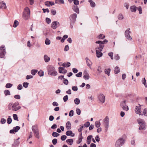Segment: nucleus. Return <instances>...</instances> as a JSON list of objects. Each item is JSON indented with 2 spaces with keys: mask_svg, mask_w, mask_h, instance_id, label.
Returning <instances> with one entry per match:
<instances>
[{
  "mask_svg": "<svg viewBox=\"0 0 147 147\" xmlns=\"http://www.w3.org/2000/svg\"><path fill=\"white\" fill-rule=\"evenodd\" d=\"M108 42V41L106 40H105L103 41H98L96 42V43L99 44V47H98L96 48V56L97 57L99 58L101 57L102 55V53L100 52V51L102 50L103 48L104 47V44Z\"/></svg>",
  "mask_w": 147,
  "mask_h": 147,
  "instance_id": "1",
  "label": "nucleus"
},
{
  "mask_svg": "<svg viewBox=\"0 0 147 147\" xmlns=\"http://www.w3.org/2000/svg\"><path fill=\"white\" fill-rule=\"evenodd\" d=\"M8 109L10 110H12L13 111H16L21 108L20 106L19 105L18 102H16L14 103H10L8 106Z\"/></svg>",
  "mask_w": 147,
  "mask_h": 147,
  "instance_id": "2",
  "label": "nucleus"
},
{
  "mask_svg": "<svg viewBox=\"0 0 147 147\" xmlns=\"http://www.w3.org/2000/svg\"><path fill=\"white\" fill-rule=\"evenodd\" d=\"M30 11L29 8L26 7L22 13V18L25 20H28L30 18Z\"/></svg>",
  "mask_w": 147,
  "mask_h": 147,
  "instance_id": "3",
  "label": "nucleus"
},
{
  "mask_svg": "<svg viewBox=\"0 0 147 147\" xmlns=\"http://www.w3.org/2000/svg\"><path fill=\"white\" fill-rule=\"evenodd\" d=\"M125 140L123 138H119L116 141L115 143V147H121L125 144Z\"/></svg>",
  "mask_w": 147,
  "mask_h": 147,
  "instance_id": "4",
  "label": "nucleus"
},
{
  "mask_svg": "<svg viewBox=\"0 0 147 147\" xmlns=\"http://www.w3.org/2000/svg\"><path fill=\"white\" fill-rule=\"evenodd\" d=\"M48 73L49 75L54 76H57L58 74L55 68L53 66H49V69H48Z\"/></svg>",
  "mask_w": 147,
  "mask_h": 147,
  "instance_id": "5",
  "label": "nucleus"
},
{
  "mask_svg": "<svg viewBox=\"0 0 147 147\" xmlns=\"http://www.w3.org/2000/svg\"><path fill=\"white\" fill-rule=\"evenodd\" d=\"M97 98L98 101L100 103H104L105 100V96L104 94H99L97 96Z\"/></svg>",
  "mask_w": 147,
  "mask_h": 147,
  "instance_id": "6",
  "label": "nucleus"
},
{
  "mask_svg": "<svg viewBox=\"0 0 147 147\" xmlns=\"http://www.w3.org/2000/svg\"><path fill=\"white\" fill-rule=\"evenodd\" d=\"M130 29L128 28L125 31V37L128 40L131 41L132 39L129 35V34L131 33V32L130 31Z\"/></svg>",
  "mask_w": 147,
  "mask_h": 147,
  "instance_id": "7",
  "label": "nucleus"
},
{
  "mask_svg": "<svg viewBox=\"0 0 147 147\" xmlns=\"http://www.w3.org/2000/svg\"><path fill=\"white\" fill-rule=\"evenodd\" d=\"M32 129L34 133L35 137L37 138H40L38 130L36 126H33L32 127Z\"/></svg>",
  "mask_w": 147,
  "mask_h": 147,
  "instance_id": "8",
  "label": "nucleus"
},
{
  "mask_svg": "<svg viewBox=\"0 0 147 147\" xmlns=\"http://www.w3.org/2000/svg\"><path fill=\"white\" fill-rule=\"evenodd\" d=\"M136 113L140 115H143V112L141 109V106L138 104L136 106L135 109Z\"/></svg>",
  "mask_w": 147,
  "mask_h": 147,
  "instance_id": "9",
  "label": "nucleus"
},
{
  "mask_svg": "<svg viewBox=\"0 0 147 147\" xmlns=\"http://www.w3.org/2000/svg\"><path fill=\"white\" fill-rule=\"evenodd\" d=\"M104 126L105 128V130L107 131L109 128V119L107 116H106L103 120Z\"/></svg>",
  "mask_w": 147,
  "mask_h": 147,
  "instance_id": "10",
  "label": "nucleus"
},
{
  "mask_svg": "<svg viewBox=\"0 0 147 147\" xmlns=\"http://www.w3.org/2000/svg\"><path fill=\"white\" fill-rule=\"evenodd\" d=\"M5 47L4 46L2 45L0 47V57L1 58H3L5 55Z\"/></svg>",
  "mask_w": 147,
  "mask_h": 147,
  "instance_id": "11",
  "label": "nucleus"
},
{
  "mask_svg": "<svg viewBox=\"0 0 147 147\" xmlns=\"http://www.w3.org/2000/svg\"><path fill=\"white\" fill-rule=\"evenodd\" d=\"M120 106L123 110L127 111L129 109L128 106H127L126 102L125 101H122L121 102Z\"/></svg>",
  "mask_w": 147,
  "mask_h": 147,
  "instance_id": "12",
  "label": "nucleus"
},
{
  "mask_svg": "<svg viewBox=\"0 0 147 147\" xmlns=\"http://www.w3.org/2000/svg\"><path fill=\"white\" fill-rule=\"evenodd\" d=\"M77 17V14L74 13L71 15L70 17L71 22L72 23H74L76 21Z\"/></svg>",
  "mask_w": 147,
  "mask_h": 147,
  "instance_id": "13",
  "label": "nucleus"
},
{
  "mask_svg": "<svg viewBox=\"0 0 147 147\" xmlns=\"http://www.w3.org/2000/svg\"><path fill=\"white\" fill-rule=\"evenodd\" d=\"M59 26V23L57 21H55L52 23L51 24V27L53 29H55L58 26Z\"/></svg>",
  "mask_w": 147,
  "mask_h": 147,
  "instance_id": "14",
  "label": "nucleus"
},
{
  "mask_svg": "<svg viewBox=\"0 0 147 147\" xmlns=\"http://www.w3.org/2000/svg\"><path fill=\"white\" fill-rule=\"evenodd\" d=\"M20 129V127L18 126H17L16 127H13V129L11 130L10 131V132L11 134H13L16 132Z\"/></svg>",
  "mask_w": 147,
  "mask_h": 147,
  "instance_id": "15",
  "label": "nucleus"
},
{
  "mask_svg": "<svg viewBox=\"0 0 147 147\" xmlns=\"http://www.w3.org/2000/svg\"><path fill=\"white\" fill-rule=\"evenodd\" d=\"M85 59L86 60V63L87 65L91 69L92 65V62L87 57Z\"/></svg>",
  "mask_w": 147,
  "mask_h": 147,
  "instance_id": "16",
  "label": "nucleus"
},
{
  "mask_svg": "<svg viewBox=\"0 0 147 147\" xmlns=\"http://www.w3.org/2000/svg\"><path fill=\"white\" fill-rule=\"evenodd\" d=\"M7 7L5 3L2 1H0V9H5Z\"/></svg>",
  "mask_w": 147,
  "mask_h": 147,
  "instance_id": "17",
  "label": "nucleus"
},
{
  "mask_svg": "<svg viewBox=\"0 0 147 147\" xmlns=\"http://www.w3.org/2000/svg\"><path fill=\"white\" fill-rule=\"evenodd\" d=\"M83 74V78L84 79L88 80L90 78L89 74L86 71H84Z\"/></svg>",
  "mask_w": 147,
  "mask_h": 147,
  "instance_id": "18",
  "label": "nucleus"
},
{
  "mask_svg": "<svg viewBox=\"0 0 147 147\" xmlns=\"http://www.w3.org/2000/svg\"><path fill=\"white\" fill-rule=\"evenodd\" d=\"M66 135L67 136H70L71 137H74L75 134L72 132L71 130H68L65 133Z\"/></svg>",
  "mask_w": 147,
  "mask_h": 147,
  "instance_id": "19",
  "label": "nucleus"
},
{
  "mask_svg": "<svg viewBox=\"0 0 147 147\" xmlns=\"http://www.w3.org/2000/svg\"><path fill=\"white\" fill-rule=\"evenodd\" d=\"M59 71L60 73L62 74L66 73L67 72V70L65 69L63 67H59Z\"/></svg>",
  "mask_w": 147,
  "mask_h": 147,
  "instance_id": "20",
  "label": "nucleus"
},
{
  "mask_svg": "<svg viewBox=\"0 0 147 147\" xmlns=\"http://www.w3.org/2000/svg\"><path fill=\"white\" fill-rule=\"evenodd\" d=\"M146 128V125L145 123L140 125V127H139V129L144 130Z\"/></svg>",
  "mask_w": 147,
  "mask_h": 147,
  "instance_id": "21",
  "label": "nucleus"
},
{
  "mask_svg": "<svg viewBox=\"0 0 147 147\" xmlns=\"http://www.w3.org/2000/svg\"><path fill=\"white\" fill-rule=\"evenodd\" d=\"M44 59L45 62H48L50 60V58L48 55H45L44 56Z\"/></svg>",
  "mask_w": 147,
  "mask_h": 147,
  "instance_id": "22",
  "label": "nucleus"
},
{
  "mask_svg": "<svg viewBox=\"0 0 147 147\" xmlns=\"http://www.w3.org/2000/svg\"><path fill=\"white\" fill-rule=\"evenodd\" d=\"M92 137V135L89 136L87 138V144H90L91 141V139Z\"/></svg>",
  "mask_w": 147,
  "mask_h": 147,
  "instance_id": "23",
  "label": "nucleus"
},
{
  "mask_svg": "<svg viewBox=\"0 0 147 147\" xmlns=\"http://www.w3.org/2000/svg\"><path fill=\"white\" fill-rule=\"evenodd\" d=\"M82 133L79 136L78 140L77 141V143L78 144H80L82 141Z\"/></svg>",
  "mask_w": 147,
  "mask_h": 147,
  "instance_id": "24",
  "label": "nucleus"
},
{
  "mask_svg": "<svg viewBox=\"0 0 147 147\" xmlns=\"http://www.w3.org/2000/svg\"><path fill=\"white\" fill-rule=\"evenodd\" d=\"M137 8L138 7H136L135 5H133L131 6L130 10L131 12H135Z\"/></svg>",
  "mask_w": 147,
  "mask_h": 147,
  "instance_id": "25",
  "label": "nucleus"
},
{
  "mask_svg": "<svg viewBox=\"0 0 147 147\" xmlns=\"http://www.w3.org/2000/svg\"><path fill=\"white\" fill-rule=\"evenodd\" d=\"M45 5L48 6H50L51 5H54V3L53 2L51 1H47L45 3Z\"/></svg>",
  "mask_w": 147,
  "mask_h": 147,
  "instance_id": "26",
  "label": "nucleus"
},
{
  "mask_svg": "<svg viewBox=\"0 0 147 147\" xmlns=\"http://www.w3.org/2000/svg\"><path fill=\"white\" fill-rule=\"evenodd\" d=\"M137 121L138 122V123L140 125L144 123H145V122L144 120L143 119H142L140 118H138L137 119Z\"/></svg>",
  "mask_w": 147,
  "mask_h": 147,
  "instance_id": "27",
  "label": "nucleus"
},
{
  "mask_svg": "<svg viewBox=\"0 0 147 147\" xmlns=\"http://www.w3.org/2000/svg\"><path fill=\"white\" fill-rule=\"evenodd\" d=\"M66 127L67 129L69 130L71 129V124L70 122L67 121L66 124Z\"/></svg>",
  "mask_w": 147,
  "mask_h": 147,
  "instance_id": "28",
  "label": "nucleus"
},
{
  "mask_svg": "<svg viewBox=\"0 0 147 147\" xmlns=\"http://www.w3.org/2000/svg\"><path fill=\"white\" fill-rule=\"evenodd\" d=\"M66 142L69 145H71L73 144L74 141L73 139H67Z\"/></svg>",
  "mask_w": 147,
  "mask_h": 147,
  "instance_id": "29",
  "label": "nucleus"
},
{
  "mask_svg": "<svg viewBox=\"0 0 147 147\" xmlns=\"http://www.w3.org/2000/svg\"><path fill=\"white\" fill-rule=\"evenodd\" d=\"M70 65L71 64L70 63L68 62H66L63 63L62 64V65L63 66H64L65 67H68L70 66Z\"/></svg>",
  "mask_w": 147,
  "mask_h": 147,
  "instance_id": "30",
  "label": "nucleus"
},
{
  "mask_svg": "<svg viewBox=\"0 0 147 147\" xmlns=\"http://www.w3.org/2000/svg\"><path fill=\"white\" fill-rule=\"evenodd\" d=\"M114 71L115 74H118L120 71L119 68L118 67L116 66L115 68Z\"/></svg>",
  "mask_w": 147,
  "mask_h": 147,
  "instance_id": "31",
  "label": "nucleus"
},
{
  "mask_svg": "<svg viewBox=\"0 0 147 147\" xmlns=\"http://www.w3.org/2000/svg\"><path fill=\"white\" fill-rule=\"evenodd\" d=\"M100 125V123L99 121H95V125L96 127L98 128L99 127Z\"/></svg>",
  "mask_w": 147,
  "mask_h": 147,
  "instance_id": "32",
  "label": "nucleus"
},
{
  "mask_svg": "<svg viewBox=\"0 0 147 147\" xmlns=\"http://www.w3.org/2000/svg\"><path fill=\"white\" fill-rule=\"evenodd\" d=\"M88 2L90 3V5L91 7H94L95 6V4L92 0H89Z\"/></svg>",
  "mask_w": 147,
  "mask_h": 147,
  "instance_id": "33",
  "label": "nucleus"
},
{
  "mask_svg": "<svg viewBox=\"0 0 147 147\" xmlns=\"http://www.w3.org/2000/svg\"><path fill=\"white\" fill-rule=\"evenodd\" d=\"M75 103L77 105H79L80 103V100L78 98H76L74 100Z\"/></svg>",
  "mask_w": 147,
  "mask_h": 147,
  "instance_id": "34",
  "label": "nucleus"
},
{
  "mask_svg": "<svg viewBox=\"0 0 147 147\" xmlns=\"http://www.w3.org/2000/svg\"><path fill=\"white\" fill-rule=\"evenodd\" d=\"M12 121V120L11 117L10 116H9L8 118H7V123L8 124H10Z\"/></svg>",
  "mask_w": 147,
  "mask_h": 147,
  "instance_id": "35",
  "label": "nucleus"
},
{
  "mask_svg": "<svg viewBox=\"0 0 147 147\" xmlns=\"http://www.w3.org/2000/svg\"><path fill=\"white\" fill-rule=\"evenodd\" d=\"M111 71L110 69H105V73L107 74L108 76L110 75V73Z\"/></svg>",
  "mask_w": 147,
  "mask_h": 147,
  "instance_id": "36",
  "label": "nucleus"
},
{
  "mask_svg": "<svg viewBox=\"0 0 147 147\" xmlns=\"http://www.w3.org/2000/svg\"><path fill=\"white\" fill-rule=\"evenodd\" d=\"M18 25V22L16 20H15L14 21V24L13 25V27L14 28H16Z\"/></svg>",
  "mask_w": 147,
  "mask_h": 147,
  "instance_id": "37",
  "label": "nucleus"
},
{
  "mask_svg": "<svg viewBox=\"0 0 147 147\" xmlns=\"http://www.w3.org/2000/svg\"><path fill=\"white\" fill-rule=\"evenodd\" d=\"M45 42V44L47 45H50L51 43V41L47 38L46 39Z\"/></svg>",
  "mask_w": 147,
  "mask_h": 147,
  "instance_id": "38",
  "label": "nucleus"
},
{
  "mask_svg": "<svg viewBox=\"0 0 147 147\" xmlns=\"http://www.w3.org/2000/svg\"><path fill=\"white\" fill-rule=\"evenodd\" d=\"M74 11L77 13H79V9L77 6H75L73 9Z\"/></svg>",
  "mask_w": 147,
  "mask_h": 147,
  "instance_id": "39",
  "label": "nucleus"
},
{
  "mask_svg": "<svg viewBox=\"0 0 147 147\" xmlns=\"http://www.w3.org/2000/svg\"><path fill=\"white\" fill-rule=\"evenodd\" d=\"M4 93L5 96L9 95L10 94V92L8 90H5Z\"/></svg>",
  "mask_w": 147,
  "mask_h": 147,
  "instance_id": "40",
  "label": "nucleus"
},
{
  "mask_svg": "<svg viewBox=\"0 0 147 147\" xmlns=\"http://www.w3.org/2000/svg\"><path fill=\"white\" fill-rule=\"evenodd\" d=\"M52 135L53 137H55L59 136V134L56 132H53L52 134Z\"/></svg>",
  "mask_w": 147,
  "mask_h": 147,
  "instance_id": "41",
  "label": "nucleus"
},
{
  "mask_svg": "<svg viewBox=\"0 0 147 147\" xmlns=\"http://www.w3.org/2000/svg\"><path fill=\"white\" fill-rule=\"evenodd\" d=\"M6 120L5 119L2 118L1 119L0 123L2 124H4L6 123Z\"/></svg>",
  "mask_w": 147,
  "mask_h": 147,
  "instance_id": "42",
  "label": "nucleus"
},
{
  "mask_svg": "<svg viewBox=\"0 0 147 147\" xmlns=\"http://www.w3.org/2000/svg\"><path fill=\"white\" fill-rule=\"evenodd\" d=\"M13 116L14 120H16L18 121V118L17 115L16 114H14L13 115Z\"/></svg>",
  "mask_w": 147,
  "mask_h": 147,
  "instance_id": "43",
  "label": "nucleus"
},
{
  "mask_svg": "<svg viewBox=\"0 0 147 147\" xmlns=\"http://www.w3.org/2000/svg\"><path fill=\"white\" fill-rule=\"evenodd\" d=\"M97 38L99 39H103L105 38V36L103 34H100L97 37Z\"/></svg>",
  "mask_w": 147,
  "mask_h": 147,
  "instance_id": "44",
  "label": "nucleus"
},
{
  "mask_svg": "<svg viewBox=\"0 0 147 147\" xmlns=\"http://www.w3.org/2000/svg\"><path fill=\"white\" fill-rule=\"evenodd\" d=\"M13 86L12 84L10 83H7L5 86L6 88H9Z\"/></svg>",
  "mask_w": 147,
  "mask_h": 147,
  "instance_id": "45",
  "label": "nucleus"
},
{
  "mask_svg": "<svg viewBox=\"0 0 147 147\" xmlns=\"http://www.w3.org/2000/svg\"><path fill=\"white\" fill-rule=\"evenodd\" d=\"M108 55L111 57V59L112 60L113 59V53L112 52H110L108 53Z\"/></svg>",
  "mask_w": 147,
  "mask_h": 147,
  "instance_id": "46",
  "label": "nucleus"
},
{
  "mask_svg": "<svg viewBox=\"0 0 147 147\" xmlns=\"http://www.w3.org/2000/svg\"><path fill=\"white\" fill-rule=\"evenodd\" d=\"M37 70L36 69L32 70L31 71V74L33 75H34L37 72Z\"/></svg>",
  "mask_w": 147,
  "mask_h": 147,
  "instance_id": "47",
  "label": "nucleus"
},
{
  "mask_svg": "<svg viewBox=\"0 0 147 147\" xmlns=\"http://www.w3.org/2000/svg\"><path fill=\"white\" fill-rule=\"evenodd\" d=\"M63 83L66 85H67L68 84V81L65 78H63Z\"/></svg>",
  "mask_w": 147,
  "mask_h": 147,
  "instance_id": "48",
  "label": "nucleus"
},
{
  "mask_svg": "<svg viewBox=\"0 0 147 147\" xmlns=\"http://www.w3.org/2000/svg\"><path fill=\"white\" fill-rule=\"evenodd\" d=\"M29 84L28 82H24L23 84V85L24 87L27 88L28 87Z\"/></svg>",
  "mask_w": 147,
  "mask_h": 147,
  "instance_id": "49",
  "label": "nucleus"
},
{
  "mask_svg": "<svg viewBox=\"0 0 147 147\" xmlns=\"http://www.w3.org/2000/svg\"><path fill=\"white\" fill-rule=\"evenodd\" d=\"M118 19L119 20H122L123 18V16L121 14H119L118 16Z\"/></svg>",
  "mask_w": 147,
  "mask_h": 147,
  "instance_id": "50",
  "label": "nucleus"
},
{
  "mask_svg": "<svg viewBox=\"0 0 147 147\" xmlns=\"http://www.w3.org/2000/svg\"><path fill=\"white\" fill-rule=\"evenodd\" d=\"M72 90L74 91H77L78 90V87L76 86H73L72 87Z\"/></svg>",
  "mask_w": 147,
  "mask_h": 147,
  "instance_id": "51",
  "label": "nucleus"
},
{
  "mask_svg": "<svg viewBox=\"0 0 147 147\" xmlns=\"http://www.w3.org/2000/svg\"><path fill=\"white\" fill-rule=\"evenodd\" d=\"M76 112L77 114L78 115H80L81 114V110L77 108L76 109Z\"/></svg>",
  "mask_w": 147,
  "mask_h": 147,
  "instance_id": "52",
  "label": "nucleus"
},
{
  "mask_svg": "<svg viewBox=\"0 0 147 147\" xmlns=\"http://www.w3.org/2000/svg\"><path fill=\"white\" fill-rule=\"evenodd\" d=\"M52 142L53 144L54 145H55L57 143V139L55 138L52 141Z\"/></svg>",
  "mask_w": 147,
  "mask_h": 147,
  "instance_id": "53",
  "label": "nucleus"
},
{
  "mask_svg": "<svg viewBox=\"0 0 147 147\" xmlns=\"http://www.w3.org/2000/svg\"><path fill=\"white\" fill-rule=\"evenodd\" d=\"M69 49V47L68 45H66L64 49V51H67Z\"/></svg>",
  "mask_w": 147,
  "mask_h": 147,
  "instance_id": "54",
  "label": "nucleus"
},
{
  "mask_svg": "<svg viewBox=\"0 0 147 147\" xmlns=\"http://www.w3.org/2000/svg\"><path fill=\"white\" fill-rule=\"evenodd\" d=\"M67 138V136L65 135L62 136L61 138V139L63 141L65 140Z\"/></svg>",
  "mask_w": 147,
  "mask_h": 147,
  "instance_id": "55",
  "label": "nucleus"
},
{
  "mask_svg": "<svg viewBox=\"0 0 147 147\" xmlns=\"http://www.w3.org/2000/svg\"><path fill=\"white\" fill-rule=\"evenodd\" d=\"M97 70L98 72L99 73H100L102 72V68L100 66H99L98 67Z\"/></svg>",
  "mask_w": 147,
  "mask_h": 147,
  "instance_id": "56",
  "label": "nucleus"
},
{
  "mask_svg": "<svg viewBox=\"0 0 147 147\" xmlns=\"http://www.w3.org/2000/svg\"><path fill=\"white\" fill-rule=\"evenodd\" d=\"M46 21L47 23H48V24H49L51 22V20L50 19L48 18H46Z\"/></svg>",
  "mask_w": 147,
  "mask_h": 147,
  "instance_id": "57",
  "label": "nucleus"
},
{
  "mask_svg": "<svg viewBox=\"0 0 147 147\" xmlns=\"http://www.w3.org/2000/svg\"><path fill=\"white\" fill-rule=\"evenodd\" d=\"M51 12L52 14L53 15H55L56 13V10L54 9H52L51 11Z\"/></svg>",
  "mask_w": 147,
  "mask_h": 147,
  "instance_id": "58",
  "label": "nucleus"
},
{
  "mask_svg": "<svg viewBox=\"0 0 147 147\" xmlns=\"http://www.w3.org/2000/svg\"><path fill=\"white\" fill-rule=\"evenodd\" d=\"M68 96L67 95H66L64 96L63 98V100L64 102L66 101L68 99Z\"/></svg>",
  "mask_w": 147,
  "mask_h": 147,
  "instance_id": "59",
  "label": "nucleus"
},
{
  "mask_svg": "<svg viewBox=\"0 0 147 147\" xmlns=\"http://www.w3.org/2000/svg\"><path fill=\"white\" fill-rule=\"evenodd\" d=\"M74 3L76 5H78L79 4V1L77 0H74Z\"/></svg>",
  "mask_w": 147,
  "mask_h": 147,
  "instance_id": "60",
  "label": "nucleus"
},
{
  "mask_svg": "<svg viewBox=\"0 0 147 147\" xmlns=\"http://www.w3.org/2000/svg\"><path fill=\"white\" fill-rule=\"evenodd\" d=\"M74 115V111L72 110L70 111L69 114V115L70 117Z\"/></svg>",
  "mask_w": 147,
  "mask_h": 147,
  "instance_id": "61",
  "label": "nucleus"
},
{
  "mask_svg": "<svg viewBox=\"0 0 147 147\" xmlns=\"http://www.w3.org/2000/svg\"><path fill=\"white\" fill-rule=\"evenodd\" d=\"M114 58L115 60H118L119 59L120 57L117 54L115 55Z\"/></svg>",
  "mask_w": 147,
  "mask_h": 147,
  "instance_id": "62",
  "label": "nucleus"
},
{
  "mask_svg": "<svg viewBox=\"0 0 147 147\" xmlns=\"http://www.w3.org/2000/svg\"><path fill=\"white\" fill-rule=\"evenodd\" d=\"M82 75V73L81 72H80L76 74V76L77 77H81Z\"/></svg>",
  "mask_w": 147,
  "mask_h": 147,
  "instance_id": "63",
  "label": "nucleus"
},
{
  "mask_svg": "<svg viewBox=\"0 0 147 147\" xmlns=\"http://www.w3.org/2000/svg\"><path fill=\"white\" fill-rule=\"evenodd\" d=\"M90 125V123L89 122H86L84 124V126L86 127H89Z\"/></svg>",
  "mask_w": 147,
  "mask_h": 147,
  "instance_id": "64",
  "label": "nucleus"
}]
</instances>
